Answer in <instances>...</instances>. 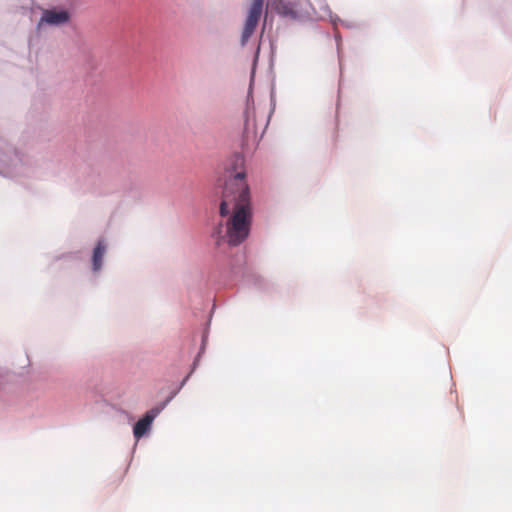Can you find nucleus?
I'll return each mask as SVG.
<instances>
[{
	"label": "nucleus",
	"instance_id": "3",
	"mask_svg": "<svg viewBox=\"0 0 512 512\" xmlns=\"http://www.w3.org/2000/svg\"><path fill=\"white\" fill-rule=\"evenodd\" d=\"M306 0H268V5L279 14L295 18Z\"/></svg>",
	"mask_w": 512,
	"mask_h": 512
},
{
	"label": "nucleus",
	"instance_id": "4",
	"mask_svg": "<svg viewBox=\"0 0 512 512\" xmlns=\"http://www.w3.org/2000/svg\"><path fill=\"white\" fill-rule=\"evenodd\" d=\"M70 15L66 10H45L42 14L40 25L45 23L51 26H59L69 21Z\"/></svg>",
	"mask_w": 512,
	"mask_h": 512
},
{
	"label": "nucleus",
	"instance_id": "2",
	"mask_svg": "<svg viewBox=\"0 0 512 512\" xmlns=\"http://www.w3.org/2000/svg\"><path fill=\"white\" fill-rule=\"evenodd\" d=\"M264 0H253L249 10L246 21L244 23L242 35H241V44L244 46L249 38L253 35L260 17L262 15Z\"/></svg>",
	"mask_w": 512,
	"mask_h": 512
},
{
	"label": "nucleus",
	"instance_id": "5",
	"mask_svg": "<svg viewBox=\"0 0 512 512\" xmlns=\"http://www.w3.org/2000/svg\"><path fill=\"white\" fill-rule=\"evenodd\" d=\"M156 415L157 412L155 410H151L147 412L140 420H138L133 428L135 438H141L150 429V426Z\"/></svg>",
	"mask_w": 512,
	"mask_h": 512
},
{
	"label": "nucleus",
	"instance_id": "6",
	"mask_svg": "<svg viewBox=\"0 0 512 512\" xmlns=\"http://www.w3.org/2000/svg\"><path fill=\"white\" fill-rule=\"evenodd\" d=\"M106 251V247L103 242L99 241L94 249L92 264L94 271H98L102 266V260Z\"/></svg>",
	"mask_w": 512,
	"mask_h": 512
},
{
	"label": "nucleus",
	"instance_id": "1",
	"mask_svg": "<svg viewBox=\"0 0 512 512\" xmlns=\"http://www.w3.org/2000/svg\"><path fill=\"white\" fill-rule=\"evenodd\" d=\"M219 213L221 217H227L225 237L228 244L237 246L242 243L249 235L252 221L245 173L239 172L225 183Z\"/></svg>",
	"mask_w": 512,
	"mask_h": 512
}]
</instances>
